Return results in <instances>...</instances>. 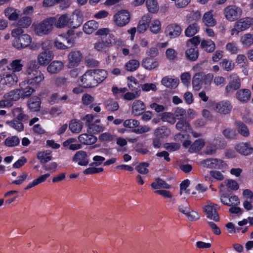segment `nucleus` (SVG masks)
<instances>
[{"instance_id":"f257e3e1","label":"nucleus","mask_w":253,"mask_h":253,"mask_svg":"<svg viewBox=\"0 0 253 253\" xmlns=\"http://www.w3.org/2000/svg\"><path fill=\"white\" fill-rule=\"evenodd\" d=\"M39 66L35 60L30 61L27 65L26 75L27 79L21 82V85H30L37 87L40 86L41 83L44 80V74L39 70Z\"/></svg>"},{"instance_id":"f03ea898","label":"nucleus","mask_w":253,"mask_h":253,"mask_svg":"<svg viewBox=\"0 0 253 253\" xmlns=\"http://www.w3.org/2000/svg\"><path fill=\"white\" fill-rule=\"evenodd\" d=\"M11 36L14 38L12 45L17 49L26 47L32 42L31 37L27 34H24V30L20 28L12 30Z\"/></svg>"},{"instance_id":"7ed1b4c3","label":"nucleus","mask_w":253,"mask_h":253,"mask_svg":"<svg viewBox=\"0 0 253 253\" xmlns=\"http://www.w3.org/2000/svg\"><path fill=\"white\" fill-rule=\"evenodd\" d=\"M54 23V17L46 18L33 25L34 31L38 36L47 35L52 31Z\"/></svg>"},{"instance_id":"20e7f679","label":"nucleus","mask_w":253,"mask_h":253,"mask_svg":"<svg viewBox=\"0 0 253 253\" xmlns=\"http://www.w3.org/2000/svg\"><path fill=\"white\" fill-rule=\"evenodd\" d=\"M252 24H253V18H241L235 23L234 28L231 30V35L237 36L240 32L248 29Z\"/></svg>"},{"instance_id":"39448f33","label":"nucleus","mask_w":253,"mask_h":253,"mask_svg":"<svg viewBox=\"0 0 253 253\" xmlns=\"http://www.w3.org/2000/svg\"><path fill=\"white\" fill-rule=\"evenodd\" d=\"M223 14L227 20L233 22L241 16L242 10L235 5H228L224 9Z\"/></svg>"},{"instance_id":"423d86ee","label":"nucleus","mask_w":253,"mask_h":253,"mask_svg":"<svg viewBox=\"0 0 253 253\" xmlns=\"http://www.w3.org/2000/svg\"><path fill=\"white\" fill-rule=\"evenodd\" d=\"M80 81L84 87H93L98 85L94 70L91 69L86 71L81 77Z\"/></svg>"},{"instance_id":"0eeeda50","label":"nucleus","mask_w":253,"mask_h":253,"mask_svg":"<svg viewBox=\"0 0 253 253\" xmlns=\"http://www.w3.org/2000/svg\"><path fill=\"white\" fill-rule=\"evenodd\" d=\"M200 164L203 167L210 169H222L227 167L226 164L223 161L216 158L203 160Z\"/></svg>"},{"instance_id":"6e6552de","label":"nucleus","mask_w":253,"mask_h":253,"mask_svg":"<svg viewBox=\"0 0 253 253\" xmlns=\"http://www.w3.org/2000/svg\"><path fill=\"white\" fill-rule=\"evenodd\" d=\"M211 106L215 112L224 115L229 114L232 109L231 102L227 100L213 102Z\"/></svg>"},{"instance_id":"1a4fd4ad","label":"nucleus","mask_w":253,"mask_h":253,"mask_svg":"<svg viewBox=\"0 0 253 253\" xmlns=\"http://www.w3.org/2000/svg\"><path fill=\"white\" fill-rule=\"evenodd\" d=\"M67 58V67L71 69L77 67L80 64L83 59V55L81 51L76 50L70 52Z\"/></svg>"},{"instance_id":"9d476101","label":"nucleus","mask_w":253,"mask_h":253,"mask_svg":"<svg viewBox=\"0 0 253 253\" xmlns=\"http://www.w3.org/2000/svg\"><path fill=\"white\" fill-rule=\"evenodd\" d=\"M182 29L181 26L176 23L168 24L165 28V34L169 39H173L178 37L181 34Z\"/></svg>"},{"instance_id":"9b49d317","label":"nucleus","mask_w":253,"mask_h":253,"mask_svg":"<svg viewBox=\"0 0 253 253\" xmlns=\"http://www.w3.org/2000/svg\"><path fill=\"white\" fill-rule=\"evenodd\" d=\"M1 83L9 86L14 85L18 82V78L15 73L4 69L1 73Z\"/></svg>"},{"instance_id":"f8f14e48","label":"nucleus","mask_w":253,"mask_h":253,"mask_svg":"<svg viewBox=\"0 0 253 253\" xmlns=\"http://www.w3.org/2000/svg\"><path fill=\"white\" fill-rule=\"evenodd\" d=\"M53 58L54 54L52 51H43L38 54L36 62L39 66H46Z\"/></svg>"},{"instance_id":"ddd939ff","label":"nucleus","mask_w":253,"mask_h":253,"mask_svg":"<svg viewBox=\"0 0 253 253\" xmlns=\"http://www.w3.org/2000/svg\"><path fill=\"white\" fill-rule=\"evenodd\" d=\"M114 18L116 24L120 27L126 25L130 20L129 13L126 10L119 11L114 15Z\"/></svg>"},{"instance_id":"4468645a","label":"nucleus","mask_w":253,"mask_h":253,"mask_svg":"<svg viewBox=\"0 0 253 253\" xmlns=\"http://www.w3.org/2000/svg\"><path fill=\"white\" fill-rule=\"evenodd\" d=\"M68 27L73 28H77L82 24L83 16L80 11L75 10L72 14L68 16Z\"/></svg>"},{"instance_id":"2eb2a0df","label":"nucleus","mask_w":253,"mask_h":253,"mask_svg":"<svg viewBox=\"0 0 253 253\" xmlns=\"http://www.w3.org/2000/svg\"><path fill=\"white\" fill-rule=\"evenodd\" d=\"M241 86L240 78L236 74H232L230 76V81L226 86L225 90L228 93L233 92L237 90Z\"/></svg>"},{"instance_id":"dca6fc26","label":"nucleus","mask_w":253,"mask_h":253,"mask_svg":"<svg viewBox=\"0 0 253 253\" xmlns=\"http://www.w3.org/2000/svg\"><path fill=\"white\" fill-rule=\"evenodd\" d=\"M221 202L227 206H237L240 204V201L238 197L234 195H227L225 194H222L220 195Z\"/></svg>"},{"instance_id":"f3484780","label":"nucleus","mask_w":253,"mask_h":253,"mask_svg":"<svg viewBox=\"0 0 253 253\" xmlns=\"http://www.w3.org/2000/svg\"><path fill=\"white\" fill-rule=\"evenodd\" d=\"M72 160L76 162L80 166H86L89 163V160L86 152L81 150L79 151L73 157Z\"/></svg>"},{"instance_id":"a211bd4d","label":"nucleus","mask_w":253,"mask_h":253,"mask_svg":"<svg viewBox=\"0 0 253 253\" xmlns=\"http://www.w3.org/2000/svg\"><path fill=\"white\" fill-rule=\"evenodd\" d=\"M24 67V61L21 59H15L12 60L8 66L7 70L14 72H20Z\"/></svg>"},{"instance_id":"6ab92c4d","label":"nucleus","mask_w":253,"mask_h":253,"mask_svg":"<svg viewBox=\"0 0 253 253\" xmlns=\"http://www.w3.org/2000/svg\"><path fill=\"white\" fill-rule=\"evenodd\" d=\"M235 148L237 152L243 155H249L253 152V147L248 142L240 143L237 144Z\"/></svg>"},{"instance_id":"aec40b11","label":"nucleus","mask_w":253,"mask_h":253,"mask_svg":"<svg viewBox=\"0 0 253 253\" xmlns=\"http://www.w3.org/2000/svg\"><path fill=\"white\" fill-rule=\"evenodd\" d=\"M145 109V104L142 101L135 100L132 103L131 113L134 116H139L142 114Z\"/></svg>"},{"instance_id":"412c9836","label":"nucleus","mask_w":253,"mask_h":253,"mask_svg":"<svg viewBox=\"0 0 253 253\" xmlns=\"http://www.w3.org/2000/svg\"><path fill=\"white\" fill-rule=\"evenodd\" d=\"M13 116L16 120L23 123H26L29 119V117L27 115L21 107L14 108L12 111Z\"/></svg>"},{"instance_id":"4be33fe9","label":"nucleus","mask_w":253,"mask_h":253,"mask_svg":"<svg viewBox=\"0 0 253 253\" xmlns=\"http://www.w3.org/2000/svg\"><path fill=\"white\" fill-rule=\"evenodd\" d=\"M64 67V64L62 61L55 60L51 62L47 67V71L51 74H57L60 72Z\"/></svg>"},{"instance_id":"5701e85b","label":"nucleus","mask_w":253,"mask_h":253,"mask_svg":"<svg viewBox=\"0 0 253 253\" xmlns=\"http://www.w3.org/2000/svg\"><path fill=\"white\" fill-rule=\"evenodd\" d=\"M236 97L240 102L246 103L248 102L251 98V90L246 88L241 89L236 92Z\"/></svg>"},{"instance_id":"b1692460","label":"nucleus","mask_w":253,"mask_h":253,"mask_svg":"<svg viewBox=\"0 0 253 253\" xmlns=\"http://www.w3.org/2000/svg\"><path fill=\"white\" fill-rule=\"evenodd\" d=\"M213 10H210L205 13L203 16L202 21L205 26L208 27H213L215 25L216 22L213 18Z\"/></svg>"},{"instance_id":"393cba45","label":"nucleus","mask_w":253,"mask_h":253,"mask_svg":"<svg viewBox=\"0 0 253 253\" xmlns=\"http://www.w3.org/2000/svg\"><path fill=\"white\" fill-rule=\"evenodd\" d=\"M204 73L200 72L196 73L193 77L192 85L193 89L195 90H200L203 83Z\"/></svg>"},{"instance_id":"a878e982","label":"nucleus","mask_w":253,"mask_h":253,"mask_svg":"<svg viewBox=\"0 0 253 253\" xmlns=\"http://www.w3.org/2000/svg\"><path fill=\"white\" fill-rule=\"evenodd\" d=\"M161 83L167 87L175 88L179 84V79L177 78H173L170 76H166L162 79Z\"/></svg>"},{"instance_id":"bb28decb","label":"nucleus","mask_w":253,"mask_h":253,"mask_svg":"<svg viewBox=\"0 0 253 253\" xmlns=\"http://www.w3.org/2000/svg\"><path fill=\"white\" fill-rule=\"evenodd\" d=\"M204 211L206 213L207 217L210 218L215 221H218L219 220V217L216 211H215L212 205H210L209 204L205 206L204 207Z\"/></svg>"},{"instance_id":"cd10ccee","label":"nucleus","mask_w":253,"mask_h":253,"mask_svg":"<svg viewBox=\"0 0 253 253\" xmlns=\"http://www.w3.org/2000/svg\"><path fill=\"white\" fill-rule=\"evenodd\" d=\"M79 141L84 145H91L95 143L97 141V138L91 134L84 133L78 137Z\"/></svg>"},{"instance_id":"c85d7f7f","label":"nucleus","mask_w":253,"mask_h":253,"mask_svg":"<svg viewBox=\"0 0 253 253\" xmlns=\"http://www.w3.org/2000/svg\"><path fill=\"white\" fill-rule=\"evenodd\" d=\"M186 58L190 61H196L199 56V50L196 46H193L187 49L185 52Z\"/></svg>"},{"instance_id":"c756f323","label":"nucleus","mask_w":253,"mask_h":253,"mask_svg":"<svg viewBox=\"0 0 253 253\" xmlns=\"http://www.w3.org/2000/svg\"><path fill=\"white\" fill-rule=\"evenodd\" d=\"M98 23L95 20H89L84 23L83 27L84 32L87 34H90L98 28Z\"/></svg>"},{"instance_id":"7c9ffc66","label":"nucleus","mask_w":253,"mask_h":253,"mask_svg":"<svg viewBox=\"0 0 253 253\" xmlns=\"http://www.w3.org/2000/svg\"><path fill=\"white\" fill-rule=\"evenodd\" d=\"M29 108L32 111H38L41 107V99L39 97L34 96L28 101Z\"/></svg>"},{"instance_id":"2f4dec72","label":"nucleus","mask_w":253,"mask_h":253,"mask_svg":"<svg viewBox=\"0 0 253 253\" xmlns=\"http://www.w3.org/2000/svg\"><path fill=\"white\" fill-rule=\"evenodd\" d=\"M200 26L196 22L190 24L185 30V35L186 37H191L199 32Z\"/></svg>"},{"instance_id":"473e14b6","label":"nucleus","mask_w":253,"mask_h":253,"mask_svg":"<svg viewBox=\"0 0 253 253\" xmlns=\"http://www.w3.org/2000/svg\"><path fill=\"white\" fill-rule=\"evenodd\" d=\"M142 66L147 70H152L159 66V63L155 59L146 58L142 61Z\"/></svg>"},{"instance_id":"72a5a7b5","label":"nucleus","mask_w":253,"mask_h":253,"mask_svg":"<svg viewBox=\"0 0 253 253\" xmlns=\"http://www.w3.org/2000/svg\"><path fill=\"white\" fill-rule=\"evenodd\" d=\"M151 18L149 16H144L139 21L137 26V30L140 33H144L149 27Z\"/></svg>"},{"instance_id":"f704fd0d","label":"nucleus","mask_w":253,"mask_h":253,"mask_svg":"<svg viewBox=\"0 0 253 253\" xmlns=\"http://www.w3.org/2000/svg\"><path fill=\"white\" fill-rule=\"evenodd\" d=\"M69 127L73 133H78L82 130L83 124L79 120H73L69 123Z\"/></svg>"},{"instance_id":"c9c22d12","label":"nucleus","mask_w":253,"mask_h":253,"mask_svg":"<svg viewBox=\"0 0 253 253\" xmlns=\"http://www.w3.org/2000/svg\"><path fill=\"white\" fill-rule=\"evenodd\" d=\"M100 122V120L97 119L94 123L88 124V128L90 132L93 133H97L103 131L104 129V127L99 125Z\"/></svg>"},{"instance_id":"e433bc0d","label":"nucleus","mask_w":253,"mask_h":253,"mask_svg":"<svg viewBox=\"0 0 253 253\" xmlns=\"http://www.w3.org/2000/svg\"><path fill=\"white\" fill-rule=\"evenodd\" d=\"M201 47L208 52H212L215 50V44L211 40H204L201 42Z\"/></svg>"},{"instance_id":"4c0bfd02","label":"nucleus","mask_w":253,"mask_h":253,"mask_svg":"<svg viewBox=\"0 0 253 253\" xmlns=\"http://www.w3.org/2000/svg\"><path fill=\"white\" fill-rule=\"evenodd\" d=\"M54 25L58 28H62L66 26L68 27V15L63 14L56 20L54 17Z\"/></svg>"},{"instance_id":"58836bf2","label":"nucleus","mask_w":253,"mask_h":253,"mask_svg":"<svg viewBox=\"0 0 253 253\" xmlns=\"http://www.w3.org/2000/svg\"><path fill=\"white\" fill-rule=\"evenodd\" d=\"M5 99H7L11 102L12 101H16L21 98V93L19 89H14L10 91L4 95Z\"/></svg>"},{"instance_id":"ea45409f","label":"nucleus","mask_w":253,"mask_h":253,"mask_svg":"<svg viewBox=\"0 0 253 253\" xmlns=\"http://www.w3.org/2000/svg\"><path fill=\"white\" fill-rule=\"evenodd\" d=\"M5 16L10 21L17 19L19 14L17 10L12 7H7L4 10Z\"/></svg>"},{"instance_id":"a19ab883","label":"nucleus","mask_w":253,"mask_h":253,"mask_svg":"<svg viewBox=\"0 0 253 253\" xmlns=\"http://www.w3.org/2000/svg\"><path fill=\"white\" fill-rule=\"evenodd\" d=\"M170 131L169 129L165 126H162L161 127L157 128L154 132L155 135L159 138H162L167 137L170 134Z\"/></svg>"},{"instance_id":"79ce46f5","label":"nucleus","mask_w":253,"mask_h":253,"mask_svg":"<svg viewBox=\"0 0 253 253\" xmlns=\"http://www.w3.org/2000/svg\"><path fill=\"white\" fill-rule=\"evenodd\" d=\"M235 125L239 133L244 137L249 136V130L246 125L241 122H237Z\"/></svg>"},{"instance_id":"37998d69","label":"nucleus","mask_w":253,"mask_h":253,"mask_svg":"<svg viewBox=\"0 0 253 253\" xmlns=\"http://www.w3.org/2000/svg\"><path fill=\"white\" fill-rule=\"evenodd\" d=\"M151 187L155 189L163 188L165 189H169L170 186L166 183L165 181L161 178H158L155 180V181L151 184Z\"/></svg>"},{"instance_id":"c03bdc74","label":"nucleus","mask_w":253,"mask_h":253,"mask_svg":"<svg viewBox=\"0 0 253 253\" xmlns=\"http://www.w3.org/2000/svg\"><path fill=\"white\" fill-rule=\"evenodd\" d=\"M26 85H21V83L20 84V88L19 90H20V93H21V98H25L30 96L32 93L35 91V89L33 88L32 87L28 85L25 86Z\"/></svg>"},{"instance_id":"a18cd8bd","label":"nucleus","mask_w":253,"mask_h":253,"mask_svg":"<svg viewBox=\"0 0 253 253\" xmlns=\"http://www.w3.org/2000/svg\"><path fill=\"white\" fill-rule=\"evenodd\" d=\"M146 5L150 12L155 13L159 10V7L156 0H146Z\"/></svg>"},{"instance_id":"49530a36","label":"nucleus","mask_w":253,"mask_h":253,"mask_svg":"<svg viewBox=\"0 0 253 253\" xmlns=\"http://www.w3.org/2000/svg\"><path fill=\"white\" fill-rule=\"evenodd\" d=\"M240 42L244 46L249 47L253 44V36L251 34H246L241 37Z\"/></svg>"},{"instance_id":"de8ad7c7","label":"nucleus","mask_w":253,"mask_h":253,"mask_svg":"<svg viewBox=\"0 0 253 253\" xmlns=\"http://www.w3.org/2000/svg\"><path fill=\"white\" fill-rule=\"evenodd\" d=\"M132 92H126L123 96L124 99L127 101L132 100L140 96L141 90L137 88V90L132 91Z\"/></svg>"},{"instance_id":"09e8293b","label":"nucleus","mask_w":253,"mask_h":253,"mask_svg":"<svg viewBox=\"0 0 253 253\" xmlns=\"http://www.w3.org/2000/svg\"><path fill=\"white\" fill-rule=\"evenodd\" d=\"M23 122L14 119L10 121L7 122V124L12 128L18 132L24 130Z\"/></svg>"},{"instance_id":"8fccbe9b","label":"nucleus","mask_w":253,"mask_h":253,"mask_svg":"<svg viewBox=\"0 0 253 253\" xmlns=\"http://www.w3.org/2000/svg\"><path fill=\"white\" fill-rule=\"evenodd\" d=\"M174 139L176 141H180L182 142L183 147H188L191 144L189 135L186 134H182L178 133L175 136Z\"/></svg>"},{"instance_id":"3c124183","label":"nucleus","mask_w":253,"mask_h":253,"mask_svg":"<svg viewBox=\"0 0 253 253\" xmlns=\"http://www.w3.org/2000/svg\"><path fill=\"white\" fill-rule=\"evenodd\" d=\"M95 73V78L97 84L101 83L103 81L105 80L107 77V73L104 70H93Z\"/></svg>"},{"instance_id":"603ef678","label":"nucleus","mask_w":253,"mask_h":253,"mask_svg":"<svg viewBox=\"0 0 253 253\" xmlns=\"http://www.w3.org/2000/svg\"><path fill=\"white\" fill-rule=\"evenodd\" d=\"M37 158L41 163H45L52 159L51 153L47 151L39 152Z\"/></svg>"},{"instance_id":"864d4df0","label":"nucleus","mask_w":253,"mask_h":253,"mask_svg":"<svg viewBox=\"0 0 253 253\" xmlns=\"http://www.w3.org/2000/svg\"><path fill=\"white\" fill-rule=\"evenodd\" d=\"M20 139L16 136L7 137L4 141V144L7 147H15L19 145Z\"/></svg>"},{"instance_id":"5fc2aeb1","label":"nucleus","mask_w":253,"mask_h":253,"mask_svg":"<svg viewBox=\"0 0 253 253\" xmlns=\"http://www.w3.org/2000/svg\"><path fill=\"white\" fill-rule=\"evenodd\" d=\"M205 140L202 138H199L194 141L191 145L190 149L194 152L201 150L205 146Z\"/></svg>"},{"instance_id":"6e6d98bb","label":"nucleus","mask_w":253,"mask_h":253,"mask_svg":"<svg viewBox=\"0 0 253 253\" xmlns=\"http://www.w3.org/2000/svg\"><path fill=\"white\" fill-rule=\"evenodd\" d=\"M186 20L188 23L196 22L201 18V15L198 11H193L186 15Z\"/></svg>"},{"instance_id":"4d7b16f0","label":"nucleus","mask_w":253,"mask_h":253,"mask_svg":"<svg viewBox=\"0 0 253 253\" xmlns=\"http://www.w3.org/2000/svg\"><path fill=\"white\" fill-rule=\"evenodd\" d=\"M140 66L139 62L135 59H131L128 61L125 65L126 69L128 71H134Z\"/></svg>"},{"instance_id":"13d9d810","label":"nucleus","mask_w":253,"mask_h":253,"mask_svg":"<svg viewBox=\"0 0 253 253\" xmlns=\"http://www.w3.org/2000/svg\"><path fill=\"white\" fill-rule=\"evenodd\" d=\"M127 80V85L129 90L134 91L137 90V88H140L139 83L134 77H128Z\"/></svg>"},{"instance_id":"bf43d9fd","label":"nucleus","mask_w":253,"mask_h":253,"mask_svg":"<svg viewBox=\"0 0 253 253\" xmlns=\"http://www.w3.org/2000/svg\"><path fill=\"white\" fill-rule=\"evenodd\" d=\"M149 164L146 162L140 163L135 167V169L141 174H146L149 172Z\"/></svg>"},{"instance_id":"052dcab7","label":"nucleus","mask_w":253,"mask_h":253,"mask_svg":"<svg viewBox=\"0 0 253 253\" xmlns=\"http://www.w3.org/2000/svg\"><path fill=\"white\" fill-rule=\"evenodd\" d=\"M176 127L179 130L184 131H190L191 130V128L189 124L184 121L178 122L176 124Z\"/></svg>"},{"instance_id":"680f3d73","label":"nucleus","mask_w":253,"mask_h":253,"mask_svg":"<svg viewBox=\"0 0 253 253\" xmlns=\"http://www.w3.org/2000/svg\"><path fill=\"white\" fill-rule=\"evenodd\" d=\"M226 50L231 54H236L238 52L239 48L236 42H232L227 43Z\"/></svg>"},{"instance_id":"e2e57ef3","label":"nucleus","mask_w":253,"mask_h":253,"mask_svg":"<svg viewBox=\"0 0 253 253\" xmlns=\"http://www.w3.org/2000/svg\"><path fill=\"white\" fill-rule=\"evenodd\" d=\"M123 125L126 127L134 128L139 126V122L135 119H128L124 122Z\"/></svg>"},{"instance_id":"0e129e2a","label":"nucleus","mask_w":253,"mask_h":253,"mask_svg":"<svg viewBox=\"0 0 253 253\" xmlns=\"http://www.w3.org/2000/svg\"><path fill=\"white\" fill-rule=\"evenodd\" d=\"M161 24L158 19H155L152 21L150 26V30L154 34L158 33L161 30Z\"/></svg>"},{"instance_id":"69168bd1","label":"nucleus","mask_w":253,"mask_h":253,"mask_svg":"<svg viewBox=\"0 0 253 253\" xmlns=\"http://www.w3.org/2000/svg\"><path fill=\"white\" fill-rule=\"evenodd\" d=\"M31 23V19L28 16H24L21 18L17 22V25L22 28H27Z\"/></svg>"},{"instance_id":"338daca9","label":"nucleus","mask_w":253,"mask_h":253,"mask_svg":"<svg viewBox=\"0 0 253 253\" xmlns=\"http://www.w3.org/2000/svg\"><path fill=\"white\" fill-rule=\"evenodd\" d=\"M167 59L169 61H174L177 58V53L173 48H169L166 51Z\"/></svg>"},{"instance_id":"774afa93","label":"nucleus","mask_w":253,"mask_h":253,"mask_svg":"<svg viewBox=\"0 0 253 253\" xmlns=\"http://www.w3.org/2000/svg\"><path fill=\"white\" fill-rule=\"evenodd\" d=\"M76 36H75L74 31L70 30L67 33L66 40L68 44L73 45L76 42Z\"/></svg>"}]
</instances>
